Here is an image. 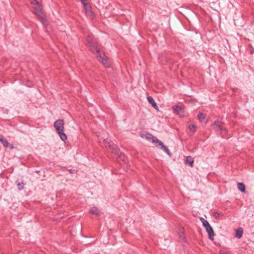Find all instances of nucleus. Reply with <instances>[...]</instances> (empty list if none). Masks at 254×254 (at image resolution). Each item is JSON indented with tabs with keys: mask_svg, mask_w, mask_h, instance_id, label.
Wrapping results in <instances>:
<instances>
[{
	"mask_svg": "<svg viewBox=\"0 0 254 254\" xmlns=\"http://www.w3.org/2000/svg\"><path fill=\"white\" fill-rule=\"evenodd\" d=\"M86 40L91 52L95 54L98 60L107 67H110L111 63L108 58L105 55L103 50L98 47L96 41L91 36H88Z\"/></svg>",
	"mask_w": 254,
	"mask_h": 254,
	"instance_id": "obj_1",
	"label": "nucleus"
},
{
	"mask_svg": "<svg viewBox=\"0 0 254 254\" xmlns=\"http://www.w3.org/2000/svg\"><path fill=\"white\" fill-rule=\"evenodd\" d=\"M31 4L33 6L35 14L38 17L44 25H47V20L45 18L44 13L42 11L41 5L40 4L38 1L37 0H33V1H31Z\"/></svg>",
	"mask_w": 254,
	"mask_h": 254,
	"instance_id": "obj_2",
	"label": "nucleus"
},
{
	"mask_svg": "<svg viewBox=\"0 0 254 254\" xmlns=\"http://www.w3.org/2000/svg\"><path fill=\"white\" fill-rule=\"evenodd\" d=\"M104 142L106 148H108L112 153L120 156V157L123 159L125 162H126V156L120 152L119 149L117 145L114 144L109 139H104Z\"/></svg>",
	"mask_w": 254,
	"mask_h": 254,
	"instance_id": "obj_3",
	"label": "nucleus"
},
{
	"mask_svg": "<svg viewBox=\"0 0 254 254\" xmlns=\"http://www.w3.org/2000/svg\"><path fill=\"white\" fill-rule=\"evenodd\" d=\"M64 123L63 120L59 119L54 123V127L58 133L60 138L63 141H65L67 139L66 134L64 133Z\"/></svg>",
	"mask_w": 254,
	"mask_h": 254,
	"instance_id": "obj_4",
	"label": "nucleus"
},
{
	"mask_svg": "<svg viewBox=\"0 0 254 254\" xmlns=\"http://www.w3.org/2000/svg\"><path fill=\"white\" fill-rule=\"evenodd\" d=\"M145 137L147 140H151L154 143H158V146H159L162 150L165 151L170 156H171V153L168 147L165 146L163 143L160 141L157 137L153 136L151 134L149 133H146L145 134Z\"/></svg>",
	"mask_w": 254,
	"mask_h": 254,
	"instance_id": "obj_5",
	"label": "nucleus"
},
{
	"mask_svg": "<svg viewBox=\"0 0 254 254\" xmlns=\"http://www.w3.org/2000/svg\"><path fill=\"white\" fill-rule=\"evenodd\" d=\"M203 226L205 228V229L208 234L209 238L210 240H213L214 239L213 237L214 236V231H213V230L212 227L210 226V225L209 224V223H207V224L204 225Z\"/></svg>",
	"mask_w": 254,
	"mask_h": 254,
	"instance_id": "obj_6",
	"label": "nucleus"
},
{
	"mask_svg": "<svg viewBox=\"0 0 254 254\" xmlns=\"http://www.w3.org/2000/svg\"><path fill=\"white\" fill-rule=\"evenodd\" d=\"M173 109L174 112L180 117H184L185 116V111L181 106L178 105L174 106Z\"/></svg>",
	"mask_w": 254,
	"mask_h": 254,
	"instance_id": "obj_7",
	"label": "nucleus"
},
{
	"mask_svg": "<svg viewBox=\"0 0 254 254\" xmlns=\"http://www.w3.org/2000/svg\"><path fill=\"white\" fill-rule=\"evenodd\" d=\"M84 6V9L86 14L88 15L91 16L93 14V11L91 9V7L88 4L87 1L82 3Z\"/></svg>",
	"mask_w": 254,
	"mask_h": 254,
	"instance_id": "obj_8",
	"label": "nucleus"
},
{
	"mask_svg": "<svg viewBox=\"0 0 254 254\" xmlns=\"http://www.w3.org/2000/svg\"><path fill=\"white\" fill-rule=\"evenodd\" d=\"M147 100L148 102L152 105L153 107H154L155 109H158V106L154 100V99L151 96L147 97Z\"/></svg>",
	"mask_w": 254,
	"mask_h": 254,
	"instance_id": "obj_9",
	"label": "nucleus"
},
{
	"mask_svg": "<svg viewBox=\"0 0 254 254\" xmlns=\"http://www.w3.org/2000/svg\"><path fill=\"white\" fill-rule=\"evenodd\" d=\"M90 213L96 215H99L100 214V210L96 207H91L89 210Z\"/></svg>",
	"mask_w": 254,
	"mask_h": 254,
	"instance_id": "obj_10",
	"label": "nucleus"
},
{
	"mask_svg": "<svg viewBox=\"0 0 254 254\" xmlns=\"http://www.w3.org/2000/svg\"><path fill=\"white\" fill-rule=\"evenodd\" d=\"M243 233V230L242 228H239L236 231L235 236L238 239L242 238Z\"/></svg>",
	"mask_w": 254,
	"mask_h": 254,
	"instance_id": "obj_11",
	"label": "nucleus"
},
{
	"mask_svg": "<svg viewBox=\"0 0 254 254\" xmlns=\"http://www.w3.org/2000/svg\"><path fill=\"white\" fill-rule=\"evenodd\" d=\"M238 189L242 192H245L246 187L243 183H239L238 184Z\"/></svg>",
	"mask_w": 254,
	"mask_h": 254,
	"instance_id": "obj_12",
	"label": "nucleus"
},
{
	"mask_svg": "<svg viewBox=\"0 0 254 254\" xmlns=\"http://www.w3.org/2000/svg\"><path fill=\"white\" fill-rule=\"evenodd\" d=\"M214 125L216 127V129L217 130L220 131L222 129V128H221L222 123L220 122L216 121L214 123Z\"/></svg>",
	"mask_w": 254,
	"mask_h": 254,
	"instance_id": "obj_13",
	"label": "nucleus"
},
{
	"mask_svg": "<svg viewBox=\"0 0 254 254\" xmlns=\"http://www.w3.org/2000/svg\"><path fill=\"white\" fill-rule=\"evenodd\" d=\"M0 141L1 142V143L3 144L4 146L8 147L9 143L3 137L0 140Z\"/></svg>",
	"mask_w": 254,
	"mask_h": 254,
	"instance_id": "obj_14",
	"label": "nucleus"
},
{
	"mask_svg": "<svg viewBox=\"0 0 254 254\" xmlns=\"http://www.w3.org/2000/svg\"><path fill=\"white\" fill-rule=\"evenodd\" d=\"M187 162L190 165V167L193 166V160L190 156H188L186 159Z\"/></svg>",
	"mask_w": 254,
	"mask_h": 254,
	"instance_id": "obj_15",
	"label": "nucleus"
},
{
	"mask_svg": "<svg viewBox=\"0 0 254 254\" xmlns=\"http://www.w3.org/2000/svg\"><path fill=\"white\" fill-rule=\"evenodd\" d=\"M198 119L200 121H202L205 118V116L201 113H200L197 115Z\"/></svg>",
	"mask_w": 254,
	"mask_h": 254,
	"instance_id": "obj_16",
	"label": "nucleus"
},
{
	"mask_svg": "<svg viewBox=\"0 0 254 254\" xmlns=\"http://www.w3.org/2000/svg\"><path fill=\"white\" fill-rule=\"evenodd\" d=\"M189 129L190 131H191L192 133H194L195 131V126L193 124H191L189 126Z\"/></svg>",
	"mask_w": 254,
	"mask_h": 254,
	"instance_id": "obj_17",
	"label": "nucleus"
},
{
	"mask_svg": "<svg viewBox=\"0 0 254 254\" xmlns=\"http://www.w3.org/2000/svg\"><path fill=\"white\" fill-rule=\"evenodd\" d=\"M17 185L18 187V189L19 190H21L23 188V183H20L18 182L17 183Z\"/></svg>",
	"mask_w": 254,
	"mask_h": 254,
	"instance_id": "obj_18",
	"label": "nucleus"
},
{
	"mask_svg": "<svg viewBox=\"0 0 254 254\" xmlns=\"http://www.w3.org/2000/svg\"><path fill=\"white\" fill-rule=\"evenodd\" d=\"M200 219L201 222L202 223L203 226H204V225L207 224V223H208V222L207 221L205 220L203 218H200Z\"/></svg>",
	"mask_w": 254,
	"mask_h": 254,
	"instance_id": "obj_19",
	"label": "nucleus"
},
{
	"mask_svg": "<svg viewBox=\"0 0 254 254\" xmlns=\"http://www.w3.org/2000/svg\"><path fill=\"white\" fill-rule=\"evenodd\" d=\"M179 235L180 239L181 240H182V241L185 240V237H184V234L183 232H181L180 233H179Z\"/></svg>",
	"mask_w": 254,
	"mask_h": 254,
	"instance_id": "obj_20",
	"label": "nucleus"
},
{
	"mask_svg": "<svg viewBox=\"0 0 254 254\" xmlns=\"http://www.w3.org/2000/svg\"><path fill=\"white\" fill-rule=\"evenodd\" d=\"M213 216L216 218H218L219 217V213L217 212H214Z\"/></svg>",
	"mask_w": 254,
	"mask_h": 254,
	"instance_id": "obj_21",
	"label": "nucleus"
},
{
	"mask_svg": "<svg viewBox=\"0 0 254 254\" xmlns=\"http://www.w3.org/2000/svg\"><path fill=\"white\" fill-rule=\"evenodd\" d=\"M219 254H227V253H225V252H223V251H220L219 252Z\"/></svg>",
	"mask_w": 254,
	"mask_h": 254,
	"instance_id": "obj_22",
	"label": "nucleus"
},
{
	"mask_svg": "<svg viewBox=\"0 0 254 254\" xmlns=\"http://www.w3.org/2000/svg\"><path fill=\"white\" fill-rule=\"evenodd\" d=\"M69 172L70 173H74L75 170H72V169H70V170H69Z\"/></svg>",
	"mask_w": 254,
	"mask_h": 254,
	"instance_id": "obj_23",
	"label": "nucleus"
},
{
	"mask_svg": "<svg viewBox=\"0 0 254 254\" xmlns=\"http://www.w3.org/2000/svg\"><path fill=\"white\" fill-rule=\"evenodd\" d=\"M80 0L82 2V3H83L85 2L86 1H87V0Z\"/></svg>",
	"mask_w": 254,
	"mask_h": 254,
	"instance_id": "obj_24",
	"label": "nucleus"
},
{
	"mask_svg": "<svg viewBox=\"0 0 254 254\" xmlns=\"http://www.w3.org/2000/svg\"><path fill=\"white\" fill-rule=\"evenodd\" d=\"M3 136L2 135H1L0 134V140L3 137Z\"/></svg>",
	"mask_w": 254,
	"mask_h": 254,
	"instance_id": "obj_25",
	"label": "nucleus"
},
{
	"mask_svg": "<svg viewBox=\"0 0 254 254\" xmlns=\"http://www.w3.org/2000/svg\"><path fill=\"white\" fill-rule=\"evenodd\" d=\"M254 52V49H253V50H252V51H251V53L253 54Z\"/></svg>",
	"mask_w": 254,
	"mask_h": 254,
	"instance_id": "obj_26",
	"label": "nucleus"
},
{
	"mask_svg": "<svg viewBox=\"0 0 254 254\" xmlns=\"http://www.w3.org/2000/svg\"><path fill=\"white\" fill-rule=\"evenodd\" d=\"M30 1V2L31 3V1H33V0H29Z\"/></svg>",
	"mask_w": 254,
	"mask_h": 254,
	"instance_id": "obj_27",
	"label": "nucleus"
}]
</instances>
